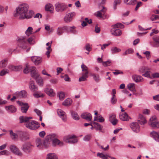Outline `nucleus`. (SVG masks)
Returning a JSON list of instances; mask_svg holds the SVG:
<instances>
[{
  "label": "nucleus",
  "mask_w": 159,
  "mask_h": 159,
  "mask_svg": "<svg viewBox=\"0 0 159 159\" xmlns=\"http://www.w3.org/2000/svg\"><path fill=\"white\" fill-rule=\"evenodd\" d=\"M29 6L25 3L21 4L17 7L16 12L14 14L15 17L18 16L20 19H30L32 18L34 12L32 10H28Z\"/></svg>",
  "instance_id": "obj_1"
},
{
  "label": "nucleus",
  "mask_w": 159,
  "mask_h": 159,
  "mask_svg": "<svg viewBox=\"0 0 159 159\" xmlns=\"http://www.w3.org/2000/svg\"><path fill=\"white\" fill-rule=\"evenodd\" d=\"M35 37L33 35L27 39L25 36H21L18 38V46L20 48L26 50L27 52H29L30 47L29 44L33 45L35 43Z\"/></svg>",
  "instance_id": "obj_2"
},
{
  "label": "nucleus",
  "mask_w": 159,
  "mask_h": 159,
  "mask_svg": "<svg viewBox=\"0 0 159 159\" xmlns=\"http://www.w3.org/2000/svg\"><path fill=\"white\" fill-rule=\"evenodd\" d=\"M32 118L31 117L20 116L19 120L20 123H25V126L28 128L32 129H36L40 127L39 124L36 121L31 120H30Z\"/></svg>",
  "instance_id": "obj_3"
},
{
  "label": "nucleus",
  "mask_w": 159,
  "mask_h": 159,
  "mask_svg": "<svg viewBox=\"0 0 159 159\" xmlns=\"http://www.w3.org/2000/svg\"><path fill=\"white\" fill-rule=\"evenodd\" d=\"M150 69L148 67L142 66L139 68L138 71L140 74L143 73L142 74L143 76L151 79L152 77L150 75Z\"/></svg>",
  "instance_id": "obj_4"
},
{
  "label": "nucleus",
  "mask_w": 159,
  "mask_h": 159,
  "mask_svg": "<svg viewBox=\"0 0 159 159\" xmlns=\"http://www.w3.org/2000/svg\"><path fill=\"white\" fill-rule=\"evenodd\" d=\"M148 124L153 128H159V121H157L156 116H154L150 118Z\"/></svg>",
  "instance_id": "obj_5"
},
{
  "label": "nucleus",
  "mask_w": 159,
  "mask_h": 159,
  "mask_svg": "<svg viewBox=\"0 0 159 159\" xmlns=\"http://www.w3.org/2000/svg\"><path fill=\"white\" fill-rule=\"evenodd\" d=\"M63 140L65 142L69 143H74L78 142V139L75 135H68L64 137Z\"/></svg>",
  "instance_id": "obj_6"
},
{
  "label": "nucleus",
  "mask_w": 159,
  "mask_h": 159,
  "mask_svg": "<svg viewBox=\"0 0 159 159\" xmlns=\"http://www.w3.org/2000/svg\"><path fill=\"white\" fill-rule=\"evenodd\" d=\"M67 8V5L64 3H57L55 5V9L57 12H62L66 10Z\"/></svg>",
  "instance_id": "obj_7"
},
{
  "label": "nucleus",
  "mask_w": 159,
  "mask_h": 159,
  "mask_svg": "<svg viewBox=\"0 0 159 159\" xmlns=\"http://www.w3.org/2000/svg\"><path fill=\"white\" fill-rule=\"evenodd\" d=\"M9 148L11 151L13 153L19 156H22V154L18 148L15 145L11 144Z\"/></svg>",
  "instance_id": "obj_8"
},
{
  "label": "nucleus",
  "mask_w": 159,
  "mask_h": 159,
  "mask_svg": "<svg viewBox=\"0 0 159 159\" xmlns=\"http://www.w3.org/2000/svg\"><path fill=\"white\" fill-rule=\"evenodd\" d=\"M17 134L22 141H25L29 139L28 134L25 132L18 131Z\"/></svg>",
  "instance_id": "obj_9"
},
{
  "label": "nucleus",
  "mask_w": 159,
  "mask_h": 159,
  "mask_svg": "<svg viewBox=\"0 0 159 159\" xmlns=\"http://www.w3.org/2000/svg\"><path fill=\"white\" fill-rule=\"evenodd\" d=\"M130 127L133 131L135 133H138L140 130V128L139 124L136 122H133L130 124Z\"/></svg>",
  "instance_id": "obj_10"
},
{
  "label": "nucleus",
  "mask_w": 159,
  "mask_h": 159,
  "mask_svg": "<svg viewBox=\"0 0 159 159\" xmlns=\"http://www.w3.org/2000/svg\"><path fill=\"white\" fill-rule=\"evenodd\" d=\"M75 15V13L74 12L66 14L64 18V21L66 23L70 22L72 20L73 17Z\"/></svg>",
  "instance_id": "obj_11"
},
{
  "label": "nucleus",
  "mask_w": 159,
  "mask_h": 159,
  "mask_svg": "<svg viewBox=\"0 0 159 159\" xmlns=\"http://www.w3.org/2000/svg\"><path fill=\"white\" fill-rule=\"evenodd\" d=\"M18 103L21 106V110L22 112L26 113L28 110L29 106L27 103H24L20 101H18Z\"/></svg>",
  "instance_id": "obj_12"
},
{
  "label": "nucleus",
  "mask_w": 159,
  "mask_h": 159,
  "mask_svg": "<svg viewBox=\"0 0 159 159\" xmlns=\"http://www.w3.org/2000/svg\"><path fill=\"white\" fill-rule=\"evenodd\" d=\"M65 31L67 33H70L74 34L77 33V31L76 30V28L74 26H66Z\"/></svg>",
  "instance_id": "obj_13"
},
{
  "label": "nucleus",
  "mask_w": 159,
  "mask_h": 159,
  "mask_svg": "<svg viewBox=\"0 0 159 159\" xmlns=\"http://www.w3.org/2000/svg\"><path fill=\"white\" fill-rule=\"evenodd\" d=\"M57 112L58 116L64 122L66 121V117L65 113L62 110L60 109H58L57 110Z\"/></svg>",
  "instance_id": "obj_14"
},
{
  "label": "nucleus",
  "mask_w": 159,
  "mask_h": 159,
  "mask_svg": "<svg viewBox=\"0 0 159 159\" xmlns=\"http://www.w3.org/2000/svg\"><path fill=\"white\" fill-rule=\"evenodd\" d=\"M29 70L30 72L31 76L35 78L37 76H39V74L37 72L36 70V68L34 66H31L29 68Z\"/></svg>",
  "instance_id": "obj_15"
},
{
  "label": "nucleus",
  "mask_w": 159,
  "mask_h": 159,
  "mask_svg": "<svg viewBox=\"0 0 159 159\" xmlns=\"http://www.w3.org/2000/svg\"><path fill=\"white\" fill-rule=\"evenodd\" d=\"M31 146L30 143H25L22 145L21 149L25 152L29 153L30 151Z\"/></svg>",
  "instance_id": "obj_16"
},
{
  "label": "nucleus",
  "mask_w": 159,
  "mask_h": 159,
  "mask_svg": "<svg viewBox=\"0 0 159 159\" xmlns=\"http://www.w3.org/2000/svg\"><path fill=\"white\" fill-rule=\"evenodd\" d=\"M31 59L36 65H39L42 62V58L40 57L33 56L31 57Z\"/></svg>",
  "instance_id": "obj_17"
},
{
  "label": "nucleus",
  "mask_w": 159,
  "mask_h": 159,
  "mask_svg": "<svg viewBox=\"0 0 159 159\" xmlns=\"http://www.w3.org/2000/svg\"><path fill=\"white\" fill-rule=\"evenodd\" d=\"M111 33L113 35L115 36H120L122 34L121 30L115 28H113L111 30Z\"/></svg>",
  "instance_id": "obj_18"
},
{
  "label": "nucleus",
  "mask_w": 159,
  "mask_h": 159,
  "mask_svg": "<svg viewBox=\"0 0 159 159\" xmlns=\"http://www.w3.org/2000/svg\"><path fill=\"white\" fill-rule=\"evenodd\" d=\"M15 95L16 96L17 98H23L26 97L27 93L25 91L22 90L20 92H16Z\"/></svg>",
  "instance_id": "obj_19"
},
{
  "label": "nucleus",
  "mask_w": 159,
  "mask_h": 159,
  "mask_svg": "<svg viewBox=\"0 0 159 159\" xmlns=\"http://www.w3.org/2000/svg\"><path fill=\"white\" fill-rule=\"evenodd\" d=\"M44 92L47 94L51 97H54L56 95L55 92L52 89L46 88L44 89Z\"/></svg>",
  "instance_id": "obj_20"
},
{
  "label": "nucleus",
  "mask_w": 159,
  "mask_h": 159,
  "mask_svg": "<svg viewBox=\"0 0 159 159\" xmlns=\"http://www.w3.org/2000/svg\"><path fill=\"white\" fill-rule=\"evenodd\" d=\"M8 59L6 58L0 61V69H4L6 68L8 64Z\"/></svg>",
  "instance_id": "obj_21"
},
{
  "label": "nucleus",
  "mask_w": 159,
  "mask_h": 159,
  "mask_svg": "<svg viewBox=\"0 0 159 159\" xmlns=\"http://www.w3.org/2000/svg\"><path fill=\"white\" fill-rule=\"evenodd\" d=\"M106 10V9L104 7H103L102 10L97 12L96 16L100 18H103L104 16H105V12Z\"/></svg>",
  "instance_id": "obj_22"
},
{
  "label": "nucleus",
  "mask_w": 159,
  "mask_h": 159,
  "mask_svg": "<svg viewBox=\"0 0 159 159\" xmlns=\"http://www.w3.org/2000/svg\"><path fill=\"white\" fill-rule=\"evenodd\" d=\"M82 117L88 121H90L92 120V116L91 114L89 113H84L81 115Z\"/></svg>",
  "instance_id": "obj_23"
},
{
  "label": "nucleus",
  "mask_w": 159,
  "mask_h": 159,
  "mask_svg": "<svg viewBox=\"0 0 159 159\" xmlns=\"http://www.w3.org/2000/svg\"><path fill=\"white\" fill-rule=\"evenodd\" d=\"M132 79L136 82H140L143 81V78L141 76L134 75L132 76Z\"/></svg>",
  "instance_id": "obj_24"
},
{
  "label": "nucleus",
  "mask_w": 159,
  "mask_h": 159,
  "mask_svg": "<svg viewBox=\"0 0 159 159\" xmlns=\"http://www.w3.org/2000/svg\"><path fill=\"white\" fill-rule=\"evenodd\" d=\"M66 26L59 27L56 31V34L58 36L62 35L65 30Z\"/></svg>",
  "instance_id": "obj_25"
},
{
  "label": "nucleus",
  "mask_w": 159,
  "mask_h": 159,
  "mask_svg": "<svg viewBox=\"0 0 159 159\" xmlns=\"http://www.w3.org/2000/svg\"><path fill=\"white\" fill-rule=\"evenodd\" d=\"M29 87L30 89L34 92L37 91L38 89L37 87L34 85V82L32 80L29 83Z\"/></svg>",
  "instance_id": "obj_26"
},
{
  "label": "nucleus",
  "mask_w": 159,
  "mask_h": 159,
  "mask_svg": "<svg viewBox=\"0 0 159 159\" xmlns=\"http://www.w3.org/2000/svg\"><path fill=\"white\" fill-rule=\"evenodd\" d=\"M109 120L113 125H116L118 121L116 118V115L114 114L110 115L109 116Z\"/></svg>",
  "instance_id": "obj_27"
},
{
  "label": "nucleus",
  "mask_w": 159,
  "mask_h": 159,
  "mask_svg": "<svg viewBox=\"0 0 159 159\" xmlns=\"http://www.w3.org/2000/svg\"><path fill=\"white\" fill-rule=\"evenodd\" d=\"M45 10L49 11L51 13H53L54 7L53 5L51 4H47L45 6Z\"/></svg>",
  "instance_id": "obj_28"
},
{
  "label": "nucleus",
  "mask_w": 159,
  "mask_h": 159,
  "mask_svg": "<svg viewBox=\"0 0 159 159\" xmlns=\"http://www.w3.org/2000/svg\"><path fill=\"white\" fill-rule=\"evenodd\" d=\"M139 123L141 125H144L147 123V121L143 115L139 114L138 120Z\"/></svg>",
  "instance_id": "obj_29"
},
{
  "label": "nucleus",
  "mask_w": 159,
  "mask_h": 159,
  "mask_svg": "<svg viewBox=\"0 0 159 159\" xmlns=\"http://www.w3.org/2000/svg\"><path fill=\"white\" fill-rule=\"evenodd\" d=\"M9 132L10 137L12 140H15L18 139V135L17 134L18 131H16V133L13 132L11 130H10Z\"/></svg>",
  "instance_id": "obj_30"
},
{
  "label": "nucleus",
  "mask_w": 159,
  "mask_h": 159,
  "mask_svg": "<svg viewBox=\"0 0 159 159\" xmlns=\"http://www.w3.org/2000/svg\"><path fill=\"white\" fill-rule=\"evenodd\" d=\"M52 143V144L53 146H56L58 145L59 146H61L63 145V143L62 142L60 141L58 139L55 138L53 140Z\"/></svg>",
  "instance_id": "obj_31"
},
{
  "label": "nucleus",
  "mask_w": 159,
  "mask_h": 159,
  "mask_svg": "<svg viewBox=\"0 0 159 159\" xmlns=\"http://www.w3.org/2000/svg\"><path fill=\"white\" fill-rule=\"evenodd\" d=\"M37 84L40 86H43V82L42 78L39 75L37 77L35 78Z\"/></svg>",
  "instance_id": "obj_32"
},
{
  "label": "nucleus",
  "mask_w": 159,
  "mask_h": 159,
  "mask_svg": "<svg viewBox=\"0 0 159 159\" xmlns=\"http://www.w3.org/2000/svg\"><path fill=\"white\" fill-rule=\"evenodd\" d=\"M120 119L123 121H128L129 120V117L127 114L126 113L120 114Z\"/></svg>",
  "instance_id": "obj_33"
},
{
  "label": "nucleus",
  "mask_w": 159,
  "mask_h": 159,
  "mask_svg": "<svg viewBox=\"0 0 159 159\" xmlns=\"http://www.w3.org/2000/svg\"><path fill=\"white\" fill-rule=\"evenodd\" d=\"M34 93L33 94V95L36 98H43L44 97V95L40 91L34 92Z\"/></svg>",
  "instance_id": "obj_34"
},
{
  "label": "nucleus",
  "mask_w": 159,
  "mask_h": 159,
  "mask_svg": "<svg viewBox=\"0 0 159 159\" xmlns=\"http://www.w3.org/2000/svg\"><path fill=\"white\" fill-rule=\"evenodd\" d=\"M5 108L7 110L11 112H15L16 111V109L12 105L6 107Z\"/></svg>",
  "instance_id": "obj_35"
},
{
  "label": "nucleus",
  "mask_w": 159,
  "mask_h": 159,
  "mask_svg": "<svg viewBox=\"0 0 159 159\" xmlns=\"http://www.w3.org/2000/svg\"><path fill=\"white\" fill-rule=\"evenodd\" d=\"M124 2L126 4L129 5H134L137 3L136 0H124Z\"/></svg>",
  "instance_id": "obj_36"
},
{
  "label": "nucleus",
  "mask_w": 159,
  "mask_h": 159,
  "mask_svg": "<svg viewBox=\"0 0 159 159\" xmlns=\"http://www.w3.org/2000/svg\"><path fill=\"white\" fill-rule=\"evenodd\" d=\"M94 125V127L97 130H101L102 129L103 126L99 123L96 122H93Z\"/></svg>",
  "instance_id": "obj_37"
},
{
  "label": "nucleus",
  "mask_w": 159,
  "mask_h": 159,
  "mask_svg": "<svg viewBox=\"0 0 159 159\" xmlns=\"http://www.w3.org/2000/svg\"><path fill=\"white\" fill-rule=\"evenodd\" d=\"M82 76L79 78V81L80 82L85 81L87 80V79L88 77V75L87 74V72L85 73H82Z\"/></svg>",
  "instance_id": "obj_38"
},
{
  "label": "nucleus",
  "mask_w": 159,
  "mask_h": 159,
  "mask_svg": "<svg viewBox=\"0 0 159 159\" xmlns=\"http://www.w3.org/2000/svg\"><path fill=\"white\" fill-rule=\"evenodd\" d=\"M72 101L70 98H67L63 103L62 105L65 106L70 105L72 103Z\"/></svg>",
  "instance_id": "obj_39"
},
{
  "label": "nucleus",
  "mask_w": 159,
  "mask_h": 159,
  "mask_svg": "<svg viewBox=\"0 0 159 159\" xmlns=\"http://www.w3.org/2000/svg\"><path fill=\"white\" fill-rule=\"evenodd\" d=\"M81 68H82V71L83 72L82 73H85L87 72V74H88V68L83 63L81 66Z\"/></svg>",
  "instance_id": "obj_40"
},
{
  "label": "nucleus",
  "mask_w": 159,
  "mask_h": 159,
  "mask_svg": "<svg viewBox=\"0 0 159 159\" xmlns=\"http://www.w3.org/2000/svg\"><path fill=\"white\" fill-rule=\"evenodd\" d=\"M43 140H42L38 138L36 140L37 147L40 148H43Z\"/></svg>",
  "instance_id": "obj_41"
},
{
  "label": "nucleus",
  "mask_w": 159,
  "mask_h": 159,
  "mask_svg": "<svg viewBox=\"0 0 159 159\" xmlns=\"http://www.w3.org/2000/svg\"><path fill=\"white\" fill-rule=\"evenodd\" d=\"M121 50L120 49L115 47H112L111 49V51L112 54H114L118 53Z\"/></svg>",
  "instance_id": "obj_42"
},
{
  "label": "nucleus",
  "mask_w": 159,
  "mask_h": 159,
  "mask_svg": "<svg viewBox=\"0 0 159 159\" xmlns=\"http://www.w3.org/2000/svg\"><path fill=\"white\" fill-rule=\"evenodd\" d=\"M47 159H58L56 155L54 153H51L47 155Z\"/></svg>",
  "instance_id": "obj_43"
},
{
  "label": "nucleus",
  "mask_w": 159,
  "mask_h": 159,
  "mask_svg": "<svg viewBox=\"0 0 159 159\" xmlns=\"http://www.w3.org/2000/svg\"><path fill=\"white\" fill-rule=\"evenodd\" d=\"M129 89L131 91L135 92V84L134 83H130L128 85Z\"/></svg>",
  "instance_id": "obj_44"
},
{
  "label": "nucleus",
  "mask_w": 159,
  "mask_h": 159,
  "mask_svg": "<svg viewBox=\"0 0 159 159\" xmlns=\"http://www.w3.org/2000/svg\"><path fill=\"white\" fill-rule=\"evenodd\" d=\"M55 135L54 134L49 135L46 136L45 139L49 142L51 141L53 142V140L55 138Z\"/></svg>",
  "instance_id": "obj_45"
},
{
  "label": "nucleus",
  "mask_w": 159,
  "mask_h": 159,
  "mask_svg": "<svg viewBox=\"0 0 159 159\" xmlns=\"http://www.w3.org/2000/svg\"><path fill=\"white\" fill-rule=\"evenodd\" d=\"M33 28L31 27H29L25 32V34L28 36L31 34L33 33Z\"/></svg>",
  "instance_id": "obj_46"
},
{
  "label": "nucleus",
  "mask_w": 159,
  "mask_h": 159,
  "mask_svg": "<svg viewBox=\"0 0 159 159\" xmlns=\"http://www.w3.org/2000/svg\"><path fill=\"white\" fill-rule=\"evenodd\" d=\"M50 142L48 140H46L45 139V140L43 141V148H47L49 147L50 145Z\"/></svg>",
  "instance_id": "obj_47"
},
{
  "label": "nucleus",
  "mask_w": 159,
  "mask_h": 159,
  "mask_svg": "<svg viewBox=\"0 0 159 159\" xmlns=\"http://www.w3.org/2000/svg\"><path fill=\"white\" fill-rule=\"evenodd\" d=\"M97 156L99 157L102 159H108V156L102 153H98L97 154Z\"/></svg>",
  "instance_id": "obj_48"
},
{
  "label": "nucleus",
  "mask_w": 159,
  "mask_h": 159,
  "mask_svg": "<svg viewBox=\"0 0 159 159\" xmlns=\"http://www.w3.org/2000/svg\"><path fill=\"white\" fill-rule=\"evenodd\" d=\"M71 115L74 119L75 120H78L79 119V117L76 112L72 111L71 112Z\"/></svg>",
  "instance_id": "obj_49"
},
{
  "label": "nucleus",
  "mask_w": 159,
  "mask_h": 159,
  "mask_svg": "<svg viewBox=\"0 0 159 159\" xmlns=\"http://www.w3.org/2000/svg\"><path fill=\"white\" fill-rule=\"evenodd\" d=\"M9 73V70L4 68L2 70L0 71V75L1 76H3L7 74H8Z\"/></svg>",
  "instance_id": "obj_50"
},
{
  "label": "nucleus",
  "mask_w": 159,
  "mask_h": 159,
  "mask_svg": "<svg viewBox=\"0 0 159 159\" xmlns=\"http://www.w3.org/2000/svg\"><path fill=\"white\" fill-rule=\"evenodd\" d=\"M91 75L93 76L94 80L96 82H98L100 80L99 76L98 75L95 74H92Z\"/></svg>",
  "instance_id": "obj_51"
},
{
  "label": "nucleus",
  "mask_w": 159,
  "mask_h": 159,
  "mask_svg": "<svg viewBox=\"0 0 159 159\" xmlns=\"http://www.w3.org/2000/svg\"><path fill=\"white\" fill-rule=\"evenodd\" d=\"M153 39L155 42L156 43V47L159 46V36L156 35L154 36Z\"/></svg>",
  "instance_id": "obj_52"
},
{
  "label": "nucleus",
  "mask_w": 159,
  "mask_h": 159,
  "mask_svg": "<svg viewBox=\"0 0 159 159\" xmlns=\"http://www.w3.org/2000/svg\"><path fill=\"white\" fill-rule=\"evenodd\" d=\"M57 96L59 97L60 100H62L64 99L65 97V94L62 92H60L58 93Z\"/></svg>",
  "instance_id": "obj_53"
},
{
  "label": "nucleus",
  "mask_w": 159,
  "mask_h": 159,
  "mask_svg": "<svg viewBox=\"0 0 159 159\" xmlns=\"http://www.w3.org/2000/svg\"><path fill=\"white\" fill-rule=\"evenodd\" d=\"M120 0H115L113 4V8L114 10L116 9L117 6L120 4Z\"/></svg>",
  "instance_id": "obj_54"
},
{
  "label": "nucleus",
  "mask_w": 159,
  "mask_h": 159,
  "mask_svg": "<svg viewBox=\"0 0 159 159\" xmlns=\"http://www.w3.org/2000/svg\"><path fill=\"white\" fill-rule=\"evenodd\" d=\"M159 18V16L157 15H152L150 17V19L152 21L156 20Z\"/></svg>",
  "instance_id": "obj_55"
},
{
  "label": "nucleus",
  "mask_w": 159,
  "mask_h": 159,
  "mask_svg": "<svg viewBox=\"0 0 159 159\" xmlns=\"http://www.w3.org/2000/svg\"><path fill=\"white\" fill-rule=\"evenodd\" d=\"M133 52V49L130 48L127 50L123 54V55H125L128 54L132 53Z\"/></svg>",
  "instance_id": "obj_56"
},
{
  "label": "nucleus",
  "mask_w": 159,
  "mask_h": 159,
  "mask_svg": "<svg viewBox=\"0 0 159 159\" xmlns=\"http://www.w3.org/2000/svg\"><path fill=\"white\" fill-rule=\"evenodd\" d=\"M123 25L120 23H117L113 26V28H115L117 29L118 28H123Z\"/></svg>",
  "instance_id": "obj_57"
},
{
  "label": "nucleus",
  "mask_w": 159,
  "mask_h": 159,
  "mask_svg": "<svg viewBox=\"0 0 159 159\" xmlns=\"http://www.w3.org/2000/svg\"><path fill=\"white\" fill-rule=\"evenodd\" d=\"M91 135L88 134L85 136L84 138L83 139L85 141H89L91 139Z\"/></svg>",
  "instance_id": "obj_58"
},
{
  "label": "nucleus",
  "mask_w": 159,
  "mask_h": 159,
  "mask_svg": "<svg viewBox=\"0 0 159 159\" xmlns=\"http://www.w3.org/2000/svg\"><path fill=\"white\" fill-rule=\"evenodd\" d=\"M22 68V66L21 65H19L15 66L14 71H18L21 69Z\"/></svg>",
  "instance_id": "obj_59"
},
{
  "label": "nucleus",
  "mask_w": 159,
  "mask_h": 159,
  "mask_svg": "<svg viewBox=\"0 0 159 159\" xmlns=\"http://www.w3.org/2000/svg\"><path fill=\"white\" fill-rule=\"evenodd\" d=\"M31 66H27L26 67V68L24 69L23 72L27 74L29 72H30V70H29V68Z\"/></svg>",
  "instance_id": "obj_60"
},
{
  "label": "nucleus",
  "mask_w": 159,
  "mask_h": 159,
  "mask_svg": "<svg viewBox=\"0 0 159 159\" xmlns=\"http://www.w3.org/2000/svg\"><path fill=\"white\" fill-rule=\"evenodd\" d=\"M61 77L62 78H64L66 81H70V78L66 75H65L64 76L61 75Z\"/></svg>",
  "instance_id": "obj_61"
},
{
  "label": "nucleus",
  "mask_w": 159,
  "mask_h": 159,
  "mask_svg": "<svg viewBox=\"0 0 159 159\" xmlns=\"http://www.w3.org/2000/svg\"><path fill=\"white\" fill-rule=\"evenodd\" d=\"M15 67V66L12 65H9L8 67L9 70L11 71H14Z\"/></svg>",
  "instance_id": "obj_62"
},
{
  "label": "nucleus",
  "mask_w": 159,
  "mask_h": 159,
  "mask_svg": "<svg viewBox=\"0 0 159 159\" xmlns=\"http://www.w3.org/2000/svg\"><path fill=\"white\" fill-rule=\"evenodd\" d=\"M111 63V61L108 60L107 61L102 62V65L105 66H107L110 65V64Z\"/></svg>",
  "instance_id": "obj_63"
},
{
  "label": "nucleus",
  "mask_w": 159,
  "mask_h": 159,
  "mask_svg": "<svg viewBox=\"0 0 159 159\" xmlns=\"http://www.w3.org/2000/svg\"><path fill=\"white\" fill-rule=\"evenodd\" d=\"M152 79V78H159V73H153L152 75V77H151Z\"/></svg>",
  "instance_id": "obj_64"
}]
</instances>
